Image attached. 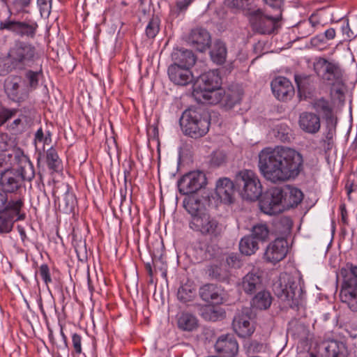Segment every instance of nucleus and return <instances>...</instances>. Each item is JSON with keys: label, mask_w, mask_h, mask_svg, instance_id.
Instances as JSON below:
<instances>
[{"label": "nucleus", "mask_w": 357, "mask_h": 357, "mask_svg": "<svg viewBox=\"0 0 357 357\" xmlns=\"http://www.w3.org/2000/svg\"><path fill=\"white\" fill-rule=\"evenodd\" d=\"M72 346L73 348V354L77 356L84 354L82 347V337L77 333H74L72 335Z\"/></svg>", "instance_id": "obj_53"}, {"label": "nucleus", "mask_w": 357, "mask_h": 357, "mask_svg": "<svg viewBox=\"0 0 357 357\" xmlns=\"http://www.w3.org/2000/svg\"><path fill=\"white\" fill-rule=\"evenodd\" d=\"M236 188L243 199L256 201L262 194V186L258 176L251 170L239 172L235 178Z\"/></svg>", "instance_id": "obj_8"}, {"label": "nucleus", "mask_w": 357, "mask_h": 357, "mask_svg": "<svg viewBox=\"0 0 357 357\" xmlns=\"http://www.w3.org/2000/svg\"><path fill=\"white\" fill-rule=\"evenodd\" d=\"M283 0H264L269 6L273 8H280Z\"/></svg>", "instance_id": "obj_61"}, {"label": "nucleus", "mask_w": 357, "mask_h": 357, "mask_svg": "<svg viewBox=\"0 0 357 357\" xmlns=\"http://www.w3.org/2000/svg\"><path fill=\"white\" fill-rule=\"evenodd\" d=\"M234 183L228 178H220L216 183L215 193L222 202L231 204L234 195Z\"/></svg>", "instance_id": "obj_24"}, {"label": "nucleus", "mask_w": 357, "mask_h": 357, "mask_svg": "<svg viewBox=\"0 0 357 357\" xmlns=\"http://www.w3.org/2000/svg\"><path fill=\"white\" fill-rule=\"evenodd\" d=\"M298 37L301 38H306L314 33L313 25L310 22L303 21L298 24L296 27Z\"/></svg>", "instance_id": "obj_45"}, {"label": "nucleus", "mask_w": 357, "mask_h": 357, "mask_svg": "<svg viewBox=\"0 0 357 357\" xmlns=\"http://www.w3.org/2000/svg\"><path fill=\"white\" fill-rule=\"evenodd\" d=\"M34 176V167L30 161L18 169L0 170V233H9L15 221L25 219V214L21 213L24 198L18 192L25 181H31Z\"/></svg>", "instance_id": "obj_1"}, {"label": "nucleus", "mask_w": 357, "mask_h": 357, "mask_svg": "<svg viewBox=\"0 0 357 357\" xmlns=\"http://www.w3.org/2000/svg\"><path fill=\"white\" fill-rule=\"evenodd\" d=\"M20 81L19 77H13L6 82V92L8 96L14 101H20L22 98L20 96Z\"/></svg>", "instance_id": "obj_38"}, {"label": "nucleus", "mask_w": 357, "mask_h": 357, "mask_svg": "<svg viewBox=\"0 0 357 357\" xmlns=\"http://www.w3.org/2000/svg\"><path fill=\"white\" fill-rule=\"evenodd\" d=\"M110 204L114 214H116V206L119 207L121 214L123 213L130 212L129 202L126 201V195H123L122 193H121L119 197L114 195V197L111 200Z\"/></svg>", "instance_id": "obj_41"}, {"label": "nucleus", "mask_w": 357, "mask_h": 357, "mask_svg": "<svg viewBox=\"0 0 357 357\" xmlns=\"http://www.w3.org/2000/svg\"><path fill=\"white\" fill-rule=\"evenodd\" d=\"M225 3L227 6L236 10H241L245 6V3L242 0H225Z\"/></svg>", "instance_id": "obj_57"}, {"label": "nucleus", "mask_w": 357, "mask_h": 357, "mask_svg": "<svg viewBox=\"0 0 357 357\" xmlns=\"http://www.w3.org/2000/svg\"><path fill=\"white\" fill-rule=\"evenodd\" d=\"M288 252L287 241L284 237H278L266 248L264 259L273 264L282 260Z\"/></svg>", "instance_id": "obj_14"}, {"label": "nucleus", "mask_w": 357, "mask_h": 357, "mask_svg": "<svg viewBox=\"0 0 357 357\" xmlns=\"http://www.w3.org/2000/svg\"><path fill=\"white\" fill-rule=\"evenodd\" d=\"M303 198L302 191L296 188H273L267 192L259 202L261 211L268 215H276L285 208L294 207Z\"/></svg>", "instance_id": "obj_4"}, {"label": "nucleus", "mask_w": 357, "mask_h": 357, "mask_svg": "<svg viewBox=\"0 0 357 357\" xmlns=\"http://www.w3.org/2000/svg\"><path fill=\"white\" fill-rule=\"evenodd\" d=\"M178 327L183 331H193L198 327V320L195 316L188 312L178 315Z\"/></svg>", "instance_id": "obj_29"}, {"label": "nucleus", "mask_w": 357, "mask_h": 357, "mask_svg": "<svg viewBox=\"0 0 357 357\" xmlns=\"http://www.w3.org/2000/svg\"><path fill=\"white\" fill-rule=\"evenodd\" d=\"M206 185V177L200 171L185 174L178 181V188L183 195H192Z\"/></svg>", "instance_id": "obj_12"}, {"label": "nucleus", "mask_w": 357, "mask_h": 357, "mask_svg": "<svg viewBox=\"0 0 357 357\" xmlns=\"http://www.w3.org/2000/svg\"><path fill=\"white\" fill-rule=\"evenodd\" d=\"M342 31L343 33L344 40H351V38H355L356 36L354 35V32L351 31V29L349 27V20H347L346 24L343 25L342 26Z\"/></svg>", "instance_id": "obj_58"}, {"label": "nucleus", "mask_w": 357, "mask_h": 357, "mask_svg": "<svg viewBox=\"0 0 357 357\" xmlns=\"http://www.w3.org/2000/svg\"><path fill=\"white\" fill-rule=\"evenodd\" d=\"M13 69H17V68L14 65L8 54L6 58L0 59V75H6Z\"/></svg>", "instance_id": "obj_47"}, {"label": "nucleus", "mask_w": 357, "mask_h": 357, "mask_svg": "<svg viewBox=\"0 0 357 357\" xmlns=\"http://www.w3.org/2000/svg\"><path fill=\"white\" fill-rule=\"evenodd\" d=\"M14 65L17 69H24L26 66H31L35 61L37 54L36 48L25 42H16L8 52Z\"/></svg>", "instance_id": "obj_9"}, {"label": "nucleus", "mask_w": 357, "mask_h": 357, "mask_svg": "<svg viewBox=\"0 0 357 357\" xmlns=\"http://www.w3.org/2000/svg\"><path fill=\"white\" fill-rule=\"evenodd\" d=\"M269 235V229L265 224H258L255 225L252 229L251 236L254 239L259 241H265Z\"/></svg>", "instance_id": "obj_43"}, {"label": "nucleus", "mask_w": 357, "mask_h": 357, "mask_svg": "<svg viewBox=\"0 0 357 357\" xmlns=\"http://www.w3.org/2000/svg\"><path fill=\"white\" fill-rule=\"evenodd\" d=\"M271 86L275 97L281 101L291 100L295 93L292 83L284 77L275 78L271 82Z\"/></svg>", "instance_id": "obj_16"}, {"label": "nucleus", "mask_w": 357, "mask_h": 357, "mask_svg": "<svg viewBox=\"0 0 357 357\" xmlns=\"http://www.w3.org/2000/svg\"><path fill=\"white\" fill-rule=\"evenodd\" d=\"M227 265L231 268H239L242 266V261L239 255L230 253L226 258Z\"/></svg>", "instance_id": "obj_52"}, {"label": "nucleus", "mask_w": 357, "mask_h": 357, "mask_svg": "<svg viewBox=\"0 0 357 357\" xmlns=\"http://www.w3.org/2000/svg\"><path fill=\"white\" fill-rule=\"evenodd\" d=\"M186 41L190 46L202 52L209 47L211 38L206 29L197 27L191 30Z\"/></svg>", "instance_id": "obj_17"}, {"label": "nucleus", "mask_w": 357, "mask_h": 357, "mask_svg": "<svg viewBox=\"0 0 357 357\" xmlns=\"http://www.w3.org/2000/svg\"><path fill=\"white\" fill-rule=\"evenodd\" d=\"M46 162L48 168L52 172H59L61 169V160L56 151L52 147L46 152Z\"/></svg>", "instance_id": "obj_39"}, {"label": "nucleus", "mask_w": 357, "mask_h": 357, "mask_svg": "<svg viewBox=\"0 0 357 357\" xmlns=\"http://www.w3.org/2000/svg\"><path fill=\"white\" fill-rule=\"evenodd\" d=\"M298 125L305 133L314 135L321 128L320 116L314 112H303L299 116Z\"/></svg>", "instance_id": "obj_22"}, {"label": "nucleus", "mask_w": 357, "mask_h": 357, "mask_svg": "<svg viewBox=\"0 0 357 357\" xmlns=\"http://www.w3.org/2000/svg\"><path fill=\"white\" fill-rule=\"evenodd\" d=\"M340 300L347 304L353 312H357V266H351L344 277L340 292Z\"/></svg>", "instance_id": "obj_10"}, {"label": "nucleus", "mask_w": 357, "mask_h": 357, "mask_svg": "<svg viewBox=\"0 0 357 357\" xmlns=\"http://www.w3.org/2000/svg\"><path fill=\"white\" fill-rule=\"evenodd\" d=\"M196 56L191 50L176 49L172 53V64L190 69L196 61Z\"/></svg>", "instance_id": "obj_26"}, {"label": "nucleus", "mask_w": 357, "mask_h": 357, "mask_svg": "<svg viewBox=\"0 0 357 357\" xmlns=\"http://www.w3.org/2000/svg\"><path fill=\"white\" fill-rule=\"evenodd\" d=\"M159 19L158 17H153L150 20L146 28V34L149 38L155 37L159 31Z\"/></svg>", "instance_id": "obj_48"}, {"label": "nucleus", "mask_w": 357, "mask_h": 357, "mask_svg": "<svg viewBox=\"0 0 357 357\" xmlns=\"http://www.w3.org/2000/svg\"><path fill=\"white\" fill-rule=\"evenodd\" d=\"M316 69L322 79L331 85V93L337 95L339 99L344 96L343 71L337 63L320 58Z\"/></svg>", "instance_id": "obj_7"}, {"label": "nucleus", "mask_w": 357, "mask_h": 357, "mask_svg": "<svg viewBox=\"0 0 357 357\" xmlns=\"http://www.w3.org/2000/svg\"><path fill=\"white\" fill-rule=\"evenodd\" d=\"M221 315L222 313L213 306H205L201 309V316L206 321H216Z\"/></svg>", "instance_id": "obj_44"}, {"label": "nucleus", "mask_w": 357, "mask_h": 357, "mask_svg": "<svg viewBox=\"0 0 357 357\" xmlns=\"http://www.w3.org/2000/svg\"><path fill=\"white\" fill-rule=\"evenodd\" d=\"M221 84V77L218 70H209L199 75L197 79V86L194 89L204 91L218 89Z\"/></svg>", "instance_id": "obj_23"}, {"label": "nucleus", "mask_w": 357, "mask_h": 357, "mask_svg": "<svg viewBox=\"0 0 357 357\" xmlns=\"http://www.w3.org/2000/svg\"><path fill=\"white\" fill-rule=\"evenodd\" d=\"M226 162V155L223 151H214L211 155L210 160L211 166L218 167Z\"/></svg>", "instance_id": "obj_50"}, {"label": "nucleus", "mask_w": 357, "mask_h": 357, "mask_svg": "<svg viewBox=\"0 0 357 357\" xmlns=\"http://www.w3.org/2000/svg\"><path fill=\"white\" fill-rule=\"evenodd\" d=\"M312 105L317 113L321 114L326 119L327 122H333V107L328 100L321 98L315 100Z\"/></svg>", "instance_id": "obj_31"}, {"label": "nucleus", "mask_w": 357, "mask_h": 357, "mask_svg": "<svg viewBox=\"0 0 357 357\" xmlns=\"http://www.w3.org/2000/svg\"><path fill=\"white\" fill-rule=\"evenodd\" d=\"M167 73L169 79L176 85L186 86L193 82L194 77L190 69L171 64Z\"/></svg>", "instance_id": "obj_21"}, {"label": "nucleus", "mask_w": 357, "mask_h": 357, "mask_svg": "<svg viewBox=\"0 0 357 357\" xmlns=\"http://www.w3.org/2000/svg\"><path fill=\"white\" fill-rule=\"evenodd\" d=\"M326 43V38L322 35L317 36L311 39V44L314 47H320Z\"/></svg>", "instance_id": "obj_59"}, {"label": "nucleus", "mask_w": 357, "mask_h": 357, "mask_svg": "<svg viewBox=\"0 0 357 357\" xmlns=\"http://www.w3.org/2000/svg\"><path fill=\"white\" fill-rule=\"evenodd\" d=\"M192 95L198 102L203 104L216 105L222 102V91L220 88L204 91L193 89Z\"/></svg>", "instance_id": "obj_25"}, {"label": "nucleus", "mask_w": 357, "mask_h": 357, "mask_svg": "<svg viewBox=\"0 0 357 357\" xmlns=\"http://www.w3.org/2000/svg\"><path fill=\"white\" fill-rule=\"evenodd\" d=\"M65 188L66 190L64 195H62L61 200H60L59 196H56L57 190H54V195L59 200V207L63 206L66 212H71L74 208L75 197L73 193L69 192L68 185H66ZM58 188L59 187L56 188V189Z\"/></svg>", "instance_id": "obj_37"}, {"label": "nucleus", "mask_w": 357, "mask_h": 357, "mask_svg": "<svg viewBox=\"0 0 357 357\" xmlns=\"http://www.w3.org/2000/svg\"><path fill=\"white\" fill-rule=\"evenodd\" d=\"M199 295L202 300L212 305H220L225 301L224 289L213 283H207L200 287Z\"/></svg>", "instance_id": "obj_18"}, {"label": "nucleus", "mask_w": 357, "mask_h": 357, "mask_svg": "<svg viewBox=\"0 0 357 357\" xmlns=\"http://www.w3.org/2000/svg\"><path fill=\"white\" fill-rule=\"evenodd\" d=\"M294 79L301 96L302 93L305 96L306 93H310L314 86V77L312 75L296 74L294 75Z\"/></svg>", "instance_id": "obj_30"}, {"label": "nucleus", "mask_w": 357, "mask_h": 357, "mask_svg": "<svg viewBox=\"0 0 357 357\" xmlns=\"http://www.w3.org/2000/svg\"><path fill=\"white\" fill-rule=\"evenodd\" d=\"M38 273L44 281V282L47 285L50 282H52V278L50 276V268L47 264H43L39 267Z\"/></svg>", "instance_id": "obj_56"}, {"label": "nucleus", "mask_w": 357, "mask_h": 357, "mask_svg": "<svg viewBox=\"0 0 357 357\" xmlns=\"http://www.w3.org/2000/svg\"><path fill=\"white\" fill-rule=\"evenodd\" d=\"M208 275L211 279L219 282H227L229 278V272L218 265L210 266Z\"/></svg>", "instance_id": "obj_40"}, {"label": "nucleus", "mask_w": 357, "mask_h": 357, "mask_svg": "<svg viewBox=\"0 0 357 357\" xmlns=\"http://www.w3.org/2000/svg\"><path fill=\"white\" fill-rule=\"evenodd\" d=\"M195 296V289L190 284L181 285L177 291V298L182 303L191 301Z\"/></svg>", "instance_id": "obj_42"}, {"label": "nucleus", "mask_w": 357, "mask_h": 357, "mask_svg": "<svg viewBox=\"0 0 357 357\" xmlns=\"http://www.w3.org/2000/svg\"><path fill=\"white\" fill-rule=\"evenodd\" d=\"M273 291L278 298L286 302L287 305L293 309L298 306L303 294L298 283L287 273L281 274L278 280L273 283Z\"/></svg>", "instance_id": "obj_6"}, {"label": "nucleus", "mask_w": 357, "mask_h": 357, "mask_svg": "<svg viewBox=\"0 0 357 357\" xmlns=\"http://www.w3.org/2000/svg\"><path fill=\"white\" fill-rule=\"evenodd\" d=\"M292 225L293 222L289 217L278 218L273 222L274 232L284 238L290 233Z\"/></svg>", "instance_id": "obj_34"}, {"label": "nucleus", "mask_w": 357, "mask_h": 357, "mask_svg": "<svg viewBox=\"0 0 357 357\" xmlns=\"http://www.w3.org/2000/svg\"><path fill=\"white\" fill-rule=\"evenodd\" d=\"M8 135L2 136L0 141V150L7 151L12 147V143L7 141Z\"/></svg>", "instance_id": "obj_60"}, {"label": "nucleus", "mask_w": 357, "mask_h": 357, "mask_svg": "<svg viewBox=\"0 0 357 357\" xmlns=\"http://www.w3.org/2000/svg\"><path fill=\"white\" fill-rule=\"evenodd\" d=\"M322 357H347V347L345 344L337 340H331L322 344Z\"/></svg>", "instance_id": "obj_27"}, {"label": "nucleus", "mask_w": 357, "mask_h": 357, "mask_svg": "<svg viewBox=\"0 0 357 357\" xmlns=\"http://www.w3.org/2000/svg\"><path fill=\"white\" fill-rule=\"evenodd\" d=\"M241 287L247 294H253L264 288L263 278L259 270L253 269L243 278Z\"/></svg>", "instance_id": "obj_20"}, {"label": "nucleus", "mask_w": 357, "mask_h": 357, "mask_svg": "<svg viewBox=\"0 0 357 357\" xmlns=\"http://www.w3.org/2000/svg\"><path fill=\"white\" fill-rule=\"evenodd\" d=\"M275 136L281 142H287L289 140V128L287 126L280 124L278 125L274 129Z\"/></svg>", "instance_id": "obj_49"}, {"label": "nucleus", "mask_w": 357, "mask_h": 357, "mask_svg": "<svg viewBox=\"0 0 357 357\" xmlns=\"http://www.w3.org/2000/svg\"><path fill=\"white\" fill-rule=\"evenodd\" d=\"M251 315V310L246 307L238 311L234 317L232 327L239 337H248L254 333L255 327Z\"/></svg>", "instance_id": "obj_13"}, {"label": "nucleus", "mask_w": 357, "mask_h": 357, "mask_svg": "<svg viewBox=\"0 0 357 357\" xmlns=\"http://www.w3.org/2000/svg\"><path fill=\"white\" fill-rule=\"evenodd\" d=\"M259 169L264 177L272 183L294 179L303 169L302 155L285 146L266 147L259 153Z\"/></svg>", "instance_id": "obj_2"}, {"label": "nucleus", "mask_w": 357, "mask_h": 357, "mask_svg": "<svg viewBox=\"0 0 357 357\" xmlns=\"http://www.w3.org/2000/svg\"><path fill=\"white\" fill-rule=\"evenodd\" d=\"M243 93L241 90L229 89L227 92L222 93V104L227 109H231L235 105L239 103L242 99Z\"/></svg>", "instance_id": "obj_36"}, {"label": "nucleus", "mask_w": 357, "mask_h": 357, "mask_svg": "<svg viewBox=\"0 0 357 357\" xmlns=\"http://www.w3.org/2000/svg\"><path fill=\"white\" fill-rule=\"evenodd\" d=\"M52 0H37L38 6L42 16L48 17L50 14Z\"/></svg>", "instance_id": "obj_55"}, {"label": "nucleus", "mask_w": 357, "mask_h": 357, "mask_svg": "<svg viewBox=\"0 0 357 357\" xmlns=\"http://www.w3.org/2000/svg\"><path fill=\"white\" fill-rule=\"evenodd\" d=\"M336 133L335 124L331 122H327L326 131L323 134V138L320 143L324 151L327 153L330 151L334 146L333 137Z\"/></svg>", "instance_id": "obj_33"}, {"label": "nucleus", "mask_w": 357, "mask_h": 357, "mask_svg": "<svg viewBox=\"0 0 357 357\" xmlns=\"http://www.w3.org/2000/svg\"><path fill=\"white\" fill-rule=\"evenodd\" d=\"M27 125V119L24 115H21L15 119L9 126V129L13 132H17L22 131Z\"/></svg>", "instance_id": "obj_51"}, {"label": "nucleus", "mask_w": 357, "mask_h": 357, "mask_svg": "<svg viewBox=\"0 0 357 357\" xmlns=\"http://www.w3.org/2000/svg\"><path fill=\"white\" fill-rule=\"evenodd\" d=\"M259 249L258 241L253 236H246L241 238L239 243V250L241 254L250 256Z\"/></svg>", "instance_id": "obj_35"}, {"label": "nucleus", "mask_w": 357, "mask_h": 357, "mask_svg": "<svg viewBox=\"0 0 357 357\" xmlns=\"http://www.w3.org/2000/svg\"><path fill=\"white\" fill-rule=\"evenodd\" d=\"M38 25L36 22L6 20L0 22V30L6 29L20 36L33 37Z\"/></svg>", "instance_id": "obj_19"}, {"label": "nucleus", "mask_w": 357, "mask_h": 357, "mask_svg": "<svg viewBox=\"0 0 357 357\" xmlns=\"http://www.w3.org/2000/svg\"><path fill=\"white\" fill-rule=\"evenodd\" d=\"M192 0H183L178 1L176 6L180 10H185L191 3Z\"/></svg>", "instance_id": "obj_63"}, {"label": "nucleus", "mask_w": 357, "mask_h": 357, "mask_svg": "<svg viewBox=\"0 0 357 357\" xmlns=\"http://www.w3.org/2000/svg\"><path fill=\"white\" fill-rule=\"evenodd\" d=\"M227 53L225 43L221 40H217L210 51L211 59L213 63L221 65L226 61Z\"/></svg>", "instance_id": "obj_32"}, {"label": "nucleus", "mask_w": 357, "mask_h": 357, "mask_svg": "<svg viewBox=\"0 0 357 357\" xmlns=\"http://www.w3.org/2000/svg\"><path fill=\"white\" fill-rule=\"evenodd\" d=\"M214 348L221 357H235L238 351V344L234 335H221L217 339Z\"/></svg>", "instance_id": "obj_15"}, {"label": "nucleus", "mask_w": 357, "mask_h": 357, "mask_svg": "<svg viewBox=\"0 0 357 357\" xmlns=\"http://www.w3.org/2000/svg\"><path fill=\"white\" fill-rule=\"evenodd\" d=\"M45 135L43 130L41 128H40L35 134V143L43 142L45 139Z\"/></svg>", "instance_id": "obj_62"}, {"label": "nucleus", "mask_w": 357, "mask_h": 357, "mask_svg": "<svg viewBox=\"0 0 357 357\" xmlns=\"http://www.w3.org/2000/svg\"><path fill=\"white\" fill-rule=\"evenodd\" d=\"M42 74V70L38 71L27 70L25 73V78L28 82V86L34 89H36L39 82V77Z\"/></svg>", "instance_id": "obj_46"}, {"label": "nucleus", "mask_w": 357, "mask_h": 357, "mask_svg": "<svg viewBox=\"0 0 357 357\" xmlns=\"http://www.w3.org/2000/svg\"><path fill=\"white\" fill-rule=\"evenodd\" d=\"M179 123L185 136L198 139L208 132L211 119L204 109L200 107H191L182 113Z\"/></svg>", "instance_id": "obj_5"}, {"label": "nucleus", "mask_w": 357, "mask_h": 357, "mask_svg": "<svg viewBox=\"0 0 357 357\" xmlns=\"http://www.w3.org/2000/svg\"><path fill=\"white\" fill-rule=\"evenodd\" d=\"M17 110L15 109L0 108V126L5 123L8 120L15 116Z\"/></svg>", "instance_id": "obj_54"}, {"label": "nucleus", "mask_w": 357, "mask_h": 357, "mask_svg": "<svg viewBox=\"0 0 357 357\" xmlns=\"http://www.w3.org/2000/svg\"><path fill=\"white\" fill-rule=\"evenodd\" d=\"M183 204L190 215L189 227L192 230L211 238L220 236L221 225L206 212V208L199 199L195 195H188L183 199Z\"/></svg>", "instance_id": "obj_3"}, {"label": "nucleus", "mask_w": 357, "mask_h": 357, "mask_svg": "<svg viewBox=\"0 0 357 357\" xmlns=\"http://www.w3.org/2000/svg\"><path fill=\"white\" fill-rule=\"evenodd\" d=\"M256 293V295L252 298L251 301L252 307L259 310L268 309L272 303V296L270 292L263 288Z\"/></svg>", "instance_id": "obj_28"}, {"label": "nucleus", "mask_w": 357, "mask_h": 357, "mask_svg": "<svg viewBox=\"0 0 357 357\" xmlns=\"http://www.w3.org/2000/svg\"><path fill=\"white\" fill-rule=\"evenodd\" d=\"M326 40H332L335 36V30L333 28H330L327 29L324 36Z\"/></svg>", "instance_id": "obj_64"}, {"label": "nucleus", "mask_w": 357, "mask_h": 357, "mask_svg": "<svg viewBox=\"0 0 357 357\" xmlns=\"http://www.w3.org/2000/svg\"><path fill=\"white\" fill-rule=\"evenodd\" d=\"M249 21L254 33L261 35H270L278 29L275 18L267 16L258 9L250 13Z\"/></svg>", "instance_id": "obj_11"}]
</instances>
